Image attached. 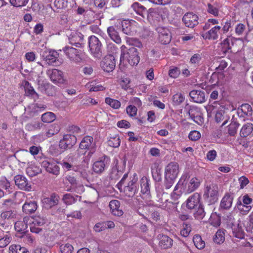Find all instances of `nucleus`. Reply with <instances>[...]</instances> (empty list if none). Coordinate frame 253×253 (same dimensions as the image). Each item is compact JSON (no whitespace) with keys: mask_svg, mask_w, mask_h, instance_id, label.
<instances>
[{"mask_svg":"<svg viewBox=\"0 0 253 253\" xmlns=\"http://www.w3.org/2000/svg\"><path fill=\"white\" fill-rule=\"evenodd\" d=\"M140 57L137 50L134 47H130L126 53H121L120 64L126 65L127 62L130 66L137 65L139 62Z\"/></svg>","mask_w":253,"mask_h":253,"instance_id":"1","label":"nucleus"},{"mask_svg":"<svg viewBox=\"0 0 253 253\" xmlns=\"http://www.w3.org/2000/svg\"><path fill=\"white\" fill-rule=\"evenodd\" d=\"M95 36H91L89 38V47L90 50L93 56L97 58H100L102 56L101 40Z\"/></svg>","mask_w":253,"mask_h":253,"instance_id":"2","label":"nucleus"},{"mask_svg":"<svg viewBox=\"0 0 253 253\" xmlns=\"http://www.w3.org/2000/svg\"><path fill=\"white\" fill-rule=\"evenodd\" d=\"M218 196L219 189L216 184L211 183L206 186L204 196L207 198V200L210 204L217 202Z\"/></svg>","mask_w":253,"mask_h":253,"instance_id":"3","label":"nucleus"},{"mask_svg":"<svg viewBox=\"0 0 253 253\" xmlns=\"http://www.w3.org/2000/svg\"><path fill=\"white\" fill-rule=\"evenodd\" d=\"M77 142L76 137L70 134H67L64 135L59 143V147L62 150L71 149Z\"/></svg>","mask_w":253,"mask_h":253,"instance_id":"4","label":"nucleus"},{"mask_svg":"<svg viewBox=\"0 0 253 253\" xmlns=\"http://www.w3.org/2000/svg\"><path fill=\"white\" fill-rule=\"evenodd\" d=\"M179 172L178 165L174 162L169 164L165 169L166 179L174 180Z\"/></svg>","mask_w":253,"mask_h":253,"instance_id":"5","label":"nucleus"},{"mask_svg":"<svg viewBox=\"0 0 253 253\" xmlns=\"http://www.w3.org/2000/svg\"><path fill=\"white\" fill-rule=\"evenodd\" d=\"M62 50L70 61L76 63L81 61L82 58L79 54L80 52L78 49L72 47L65 46L63 48Z\"/></svg>","mask_w":253,"mask_h":253,"instance_id":"6","label":"nucleus"},{"mask_svg":"<svg viewBox=\"0 0 253 253\" xmlns=\"http://www.w3.org/2000/svg\"><path fill=\"white\" fill-rule=\"evenodd\" d=\"M198 16L196 14L193 12H187L183 16L182 21L185 26L193 28L198 24Z\"/></svg>","mask_w":253,"mask_h":253,"instance_id":"7","label":"nucleus"},{"mask_svg":"<svg viewBox=\"0 0 253 253\" xmlns=\"http://www.w3.org/2000/svg\"><path fill=\"white\" fill-rule=\"evenodd\" d=\"M156 30L158 34V39L160 42L164 44L169 43L171 39L169 30L164 27H158Z\"/></svg>","mask_w":253,"mask_h":253,"instance_id":"8","label":"nucleus"},{"mask_svg":"<svg viewBox=\"0 0 253 253\" xmlns=\"http://www.w3.org/2000/svg\"><path fill=\"white\" fill-rule=\"evenodd\" d=\"M115 57L112 55L106 56L101 62L102 69L107 72H112L115 67Z\"/></svg>","mask_w":253,"mask_h":253,"instance_id":"9","label":"nucleus"},{"mask_svg":"<svg viewBox=\"0 0 253 253\" xmlns=\"http://www.w3.org/2000/svg\"><path fill=\"white\" fill-rule=\"evenodd\" d=\"M46 73L53 83L55 84L63 83L64 79L62 71L56 69H52L48 70Z\"/></svg>","mask_w":253,"mask_h":253,"instance_id":"10","label":"nucleus"},{"mask_svg":"<svg viewBox=\"0 0 253 253\" xmlns=\"http://www.w3.org/2000/svg\"><path fill=\"white\" fill-rule=\"evenodd\" d=\"M42 166L46 170L55 175H58L60 172V168L56 163L52 160H45L42 163Z\"/></svg>","mask_w":253,"mask_h":253,"instance_id":"11","label":"nucleus"},{"mask_svg":"<svg viewBox=\"0 0 253 253\" xmlns=\"http://www.w3.org/2000/svg\"><path fill=\"white\" fill-rule=\"evenodd\" d=\"M137 179L133 178L124 188V192L128 197H133L137 191Z\"/></svg>","mask_w":253,"mask_h":253,"instance_id":"12","label":"nucleus"},{"mask_svg":"<svg viewBox=\"0 0 253 253\" xmlns=\"http://www.w3.org/2000/svg\"><path fill=\"white\" fill-rule=\"evenodd\" d=\"M236 42V41L235 40L231 37L227 38L224 39L220 44V48L222 51L224 53L228 52L229 50L232 52V46H234ZM233 48L234 51L237 52L238 51V50L235 49L234 47H233Z\"/></svg>","mask_w":253,"mask_h":253,"instance_id":"13","label":"nucleus"},{"mask_svg":"<svg viewBox=\"0 0 253 253\" xmlns=\"http://www.w3.org/2000/svg\"><path fill=\"white\" fill-rule=\"evenodd\" d=\"M15 184L21 189L29 191L31 189V184L26 178L22 175H17L15 176Z\"/></svg>","mask_w":253,"mask_h":253,"instance_id":"14","label":"nucleus"},{"mask_svg":"<svg viewBox=\"0 0 253 253\" xmlns=\"http://www.w3.org/2000/svg\"><path fill=\"white\" fill-rule=\"evenodd\" d=\"M189 96L193 101L198 103H202L205 101V93L201 90H193L189 93Z\"/></svg>","mask_w":253,"mask_h":253,"instance_id":"15","label":"nucleus"},{"mask_svg":"<svg viewBox=\"0 0 253 253\" xmlns=\"http://www.w3.org/2000/svg\"><path fill=\"white\" fill-rule=\"evenodd\" d=\"M16 155L18 161L23 164L29 165L30 161L33 159L31 154L26 150L18 151L16 152Z\"/></svg>","mask_w":253,"mask_h":253,"instance_id":"16","label":"nucleus"},{"mask_svg":"<svg viewBox=\"0 0 253 253\" xmlns=\"http://www.w3.org/2000/svg\"><path fill=\"white\" fill-rule=\"evenodd\" d=\"M42 56L48 65L55 63L58 57L57 52L51 50H45L43 52Z\"/></svg>","mask_w":253,"mask_h":253,"instance_id":"17","label":"nucleus"},{"mask_svg":"<svg viewBox=\"0 0 253 253\" xmlns=\"http://www.w3.org/2000/svg\"><path fill=\"white\" fill-rule=\"evenodd\" d=\"M59 202V196L55 193L51 195L50 197L45 198L43 200L44 206L46 209L51 208L57 205Z\"/></svg>","mask_w":253,"mask_h":253,"instance_id":"18","label":"nucleus"},{"mask_svg":"<svg viewBox=\"0 0 253 253\" xmlns=\"http://www.w3.org/2000/svg\"><path fill=\"white\" fill-rule=\"evenodd\" d=\"M120 203L116 200H112L109 203V207L110 208L112 213L116 216H122L124 212L122 209H120Z\"/></svg>","mask_w":253,"mask_h":253,"instance_id":"19","label":"nucleus"},{"mask_svg":"<svg viewBox=\"0 0 253 253\" xmlns=\"http://www.w3.org/2000/svg\"><path fill=\"white\" fill-rule=\"evenodd\" d=\"M252 107L248 104H242L240 108H238L237 114L239 117L244 118L246 116H250L252 115Z\"/></svg>","mask_w":253,"mask_h":253,"instance_id":"20","label":"nucleus"},{"mask_svg":"<svg viewBox=\"0 0 253 253\" xmlns=\"http://www.w3.org/2000/svg\"><path fill=\"white\" fill-rule=\"evenodd\" d=\"M231 228L233 236L241 239L244 238L245 233L239 221L233 223L231 225Z\"/></svg>","mask_w":253,"mask_h":253,"instance_id":"21","label":"nucleus"},{"mask_svg":"<svg viewBox=\"0 0 253 253\" xmlns=\"http://www.w3.org/2000/svg\"><path fill=\"white\" fill-rule=\"evenodd\" d=\"M82 197L78 195H71V194H66L63 195L62 200L64 203L67 205H71L77 203L78 201L80 202Z\"/></svg>","mask_w":253,"mask_h":253,"instance_id":"22","label":"nucleus"},{"mask_svg":"<svg viewBox=\"0 0 253 253\" xmlns=\"http://www.w3.org/2000/svg\"><path fill=\"white\" fill-rule=\"evenodd\" d=\"M95 142L93 141V138L90 136L84 137L82 140L80 144V149L82 150H87L92 147H94Z\"/></svg>","mask_w":253,"mask_h":253,"instance_id":"23","label":"nucleus"},{"mask_svg":"<svg viewBox=\"0 0 253 253\" xmlns=\"http://www.w3.org/2000/svg\"><path fill=\"white\" fill-rule=\"evenodd\" d=\"M38 206L36 201H27L23 205V211L26 214L34 213L37 209Z\"/></svg>","mask_w":253,"mask_h":253,"instance_id":"24","label":"nucleus"},{"mask_svg":"<svg viewBox=\"0 0 253 253\" xmlns=\"http://www.w3.org/2000/svg\"><path fill=\"white\" fill-rule=\"evenodd\" d=\"M201 182V179L195 177L192 178L186 188L185 192L190 193L193 192L200 186Z\"/></svg>","mask_w":253,"mask_h":253,"instance_id":"25","label":"nucleus"},{"mask_svg":"<svg viewBox=\"0 0 253 253\" xmlns=\"http://www.w3.org/2000/svg\"><path fill=\"white\" fill-rule=\"evenodd\" d=\"M173 244V240L167 235H163L160 237L159 245L164 249L170 248Z\"/></svg>","mask_w":253,"mask_h":253,"instance_id":"26","label":"nucleus"},{"mask_svg":"<svg viewBox=\"0 0 253 253\" xmlns=\"http://www.w3.org/2000/svg\"><path fill=\"white\" fill-rule=\"evenodd\" d=\"M233 197L231 196L229 194H226L222 198L220 202V207L222 209L227 210L231 208Z\"/></svg>","mask_w":253,"mask_h":253,"instance_id":"27","label":"nucleus"},{"mask_svg":"<svg viewBox=\"0 0 253 253\" xmlns=\"http://www.w3.org/2000/svg\"><path fill=\"white\" fill-rule=\"evenodd\" d=\"M200 195L195 193L190 196L187 200V207L189 209H192L198 205L200 201Z\"/></svg>","mask_w":253,"mask_h":253,"instance_id":"28","label":"nucleus"},{"mask_svg":"<svg viewBox=\"0 0 253 253\" xmlns=\"http://www.w3.org/2000/svg\"><path fill=\"white\" fill-rule=\"evenodd\" d=\"M140 188L142 193L149 194L150 192V181L146 177H143L140 180Z\"/></svg>","mask_w":253,"mask_h":253,"instance_id":"29","label":"nucleus"},{"mask_svg":"<svg viewBox=\"0 0 253 253\" xmlns=\"http://www.w3.org/2000/svg\"><path fill=\"white\" fill-rule=\"evenodd\" d=\"M28 217H25L22 221H17L15 223V229L19 232L24 233L28 227Z\"/></svg>","mask_w":253,"mask_h":253,"instance_id":"30","label":"nucleus"},{"mask_svg":"<svg viewBox=\"0 0 253 253\" xmlns=\"http://www.w3.org/2000/svg\"><path fill=\"white\" fill-rule=\"evenodd\" d=\"M107 32L110 38L116 43L120 44L121 42V39L118 33L113 26L108 28Z\"/></svg>","mask_w":253,"mask_h":253,"instance_id":"31","label":"nucleus"},{"mask_svg":"<svg viewBox=\"0 0 253 253\" xmlns=\"http://www.w3.org/2000/svg\"><path fill=\"white\" fill-rule=\"evenodd\" d=\"M131 7L137 14L145 18V13H146L145 7L138 2H135L131 5Z\"/></svg>","mask_w":253,"mask_h":253,"instance_id":"32","label":"nucleus"},{"mask_svg":"<svg viewBox=\"0 0 253 253\" xmlns=\"http://www.w3.org/2000/svg\"><path fill=\"white\" fill-rule=\"evenodd\" d=\"M253 131V125L247 123L244 125L240 131V135L242 137H246L252 134Z\"/></svg>","mask_w":253,"mask_h":253,"instance_id":"33","label":"nucleus"},{"mask_svg":"<svg viewBox=\"0 0 253 253\" xmlns=\"http://www.w3.org/2000/svg\"><path fill=\"white\" fill-rule=\"evenodd\" d=\"M221 29L219 26H215L212 28L206 34V37L209 39L216 40L218 38V33Z\"/></svg>","mask_w":253,"mask_h":253,"instance_id":"34","label":"nucleus"},{"mask_svg":"<svg viewBox=\"0 0 253 253\" xmlns=\"http://www.w3.org/2000/svg\"><path fill=\"white\" fill-rule=\"evenodd\" d=\"M106 165V163L105 162V160H100L94 162L92 166L93 171L96 173L102 172L104 170Z\"/></svg>","mask_w":253,"mask_h":253,"instance_id":"35","label":"nucleus"},{"mask_svg":"<svg viewBox=\"0 0 253 253\" xmlns=\"http://www.w3.org/2000/svg\"><path fill=\"white\" fill-rule=\"evenodd\" d=\"M69 40L70 43L71 44L75 45L78 47L79 46V45H81L82 44V42L83 40V36L82 35L80 36L78 34H76L70 37L69 38Z\"/></svg>","mask_w":253,"mask_h":253,"instance_id":"36","label":"nucleus"},{"mask_svg":"<svg viewBox=\"0 0 253 253\" xmlns=\"http://www.w3.org/2000/svg\"><path fill=\"white\" fill-rule=\"evenodd\" d=\"M121 25L122 28V31L126 35H129L131 34V27L130 22L127 20H124L121 21Z\"/></svg>","mask_w":253,"mask_h":253,"instance_id":"37","label":"nucleus"},{"mask_svg":"<svg viewBox=\"0 0 253 253\" xmlns=\"http://www.w3.org/2000/svg\"><path fill=\"white\" fill-rule=\"evenodd\" d=\"M193 243L195 247L200 250L203 249L205 247V243L199 235H195L193 238Z\"/></svg>","mask_w":253,"mask_h":253,"instance_id":"38","label":"nucleus"},{"mask_svg":"<svg viewBox=\"0 0 253 253\" xmlns=\"http://www.w3.org/2000/svg\"><path fill=\"white\" fill-rule=\"evenodd\" d=\"M236 207L242 214H247L252 208L250 206L243 204L241 201L237 202Z\"/></svg>","mask_w":253,"mask_h":253,"instance_id":"39","label":"nucleus"},{"mask_svg":"<svg viewBox=\"0 0 253 253\" xmlns=\"http://www.w3.org/2000/svg\"><path fill=\"white\" fill-rule=\"evenodd\" d=\"M9 253H27L26 249L19 245H12L9 247Z\"/></svg>","mask_w":253,"mask_h":253,"instance_id":"40","label":"nucleus"},{"mask_svg":"<svg viewBox=\"0 0 253 253\" xmlns=\"http://www.w3.org/2000/svg\"><path fill=\"white\" fill-rule=\"evenodd\" d=\"M55 119V115L52 112H47L42 115V120L44 123H49Z\"/></svg>","mask_w":253,"mask_h":253,"instance_id":"41","label":"nucleus"},{"mask_svg":"<svg viewBox=\"0 0 253 253\" xmlns=\"http://www.w3.org/2000/svg\"><path fill=\"white\" fill-rule=\"evenodd\" d=\"M239 126V124L235 121H232L228 126V133L231 136H235Z\"/></svg>","mask_w":253,"mask_h":253,"instance_id":"42","label":"nucleus"},{"mask_svg":"<svg viewBox=\"0 0 253 253\" xmlns=\"http://www.w3.org/2000/svg\"><path fill=\"white\" fill-rule=\"evenodd\" d=\"M105 101L106 104L114 109H118L121 106V103L119 101L110 97H106Z\"/></svg>","mask_w":253,"mask_h":253,"instance_id":"43","label":"nucleus"},{"mask_svg":"<svg viewBox=\"0 0 253 253\" xmlns=\"http://www.w3.org/2000/svg\"><path fill=\"white\" fill-rule=\"evenodd\" d=\"M121 140L118 135L111 137L108 141V145L112 147L117 148L120 145Z\"/></svg>","mask_w":253,"mask_h":253,"instance_id":"44","label":"nucleus"},{"mask_svg":"<svg viewBox=\"0 0 253 253\" xmlns=\"http://www.w3.org/2000/svg\"><path fill=\"white\" fill-rule=\"evenodd\" d=\"M200 113H201L200 109L194 106H190L188 111V114H189L191 119L195 118V117L198 115H200Z\"/></svg>","mask_w":253,"mask_h":253,"instance_id":"45","label":"nucleus"},{"mask_svg":"<svg viewBox=\"0 0 253 253\" xmlns=\"http://www.w3.org/2000/svg\"><path fill=\"white\" fill-rule=\"evenodd\" d=\"M86 86L89 89V91H98L104 89V87L102 85L96 84L93 82L87 84Z\"/></svg>","mask_w":253,"mask_h":253,"instance_id":"46","label":"nucleus"},{"mask_svg":"<svg viewBox=\"0 0 253 253\" xmlns=\"http://www.w3.org/2000/svg\"><path fill=\"white\" fill-rule=\"evenodd\" d=\"M184 96L180 93L175 94L172 96V102L174 105H179L184 100Z\"/></svg>","mask_w":253,"mask_h":253,"instance_id":"47","label":"nucleus"},{"mask_svg":"<svg viewBox=\"0 0 253 253\" xmlns=\"http://www.w3.org/2000/svg\"><path fill=\"white\" fill-rule=\"evenodd\" d=\"M59 248L61 253H72L74 250L73 246L68 243L61 245Z\"/></svg>","mask_w":253,"mask_h":253,"instance_id":"48","label":"nucleus"},{"mask_svg":"<svg viewBox=\"0 0 253 253\" xmlns=\"http://www.w3.org/2000/svg\"><path fill=\"white\" fill-rule=\"evenodd\" d=\"M26 172L31 177L34 176L41 172V169L37 167L29 166L27 168Z\"/></svg>","mask_w":253,"mask_h":253,"instance_id":"49","label":"nucleus"},{"mask_svg":"<svg viewBox=\"0 0 253 253\" xmlns=\"http://www.w3.org/2000/svg\"><path fill=\"white\" fill-rule=\"evenodd\" d=\"M33 224L37 226H42L46 222V219L43 216L36 215L33 221Z\"/></svg>","mask_w":253,"mask_h":253,"instance_id":"50","label":"nucleus"},{"mask_svg":"<svg viewBox=\"0 0 253 253\" xmlns=\"http://www.w3.org/2000/svg\"><path fill=\"white\" fill-rule=\"evenodd\" d=\"M29 0H9L10 3L13 6L21 7L27 5Z\"/></svg>","mask_w":253,"mask_h":253,"instance_id":"51","label":"nucleus"},{"mask_svg":"<svg viewBox=\"0 0 253 253\" xmlns=\"http://www.w3.org/2000/svg\"><path fill=\"white\" fill-rule=\"evenodd\" d=\"M224 233L223 232L220 230H218L214 237L213 238V241L215 243L217 244H220L221 243H223L224 241V237L223 236Z\"/></svg>","mask_w":253,"mask_h":253,"instance_id":"52","label":"nucleus"},{"mask_svg":"<svg viewBox=\"0 0 253 253\" xmlns=\"http://www.w3.org/2000/svg\"><path fill=\"white\" fill-rule=\"evenodd\" d=\"M15 215V211L12 209L9 210H6V211L2 212L1 213L0 216L3 219H9V218H13Z\"/></svg>","mask_w":253,"mask_h":253,"instance_id":"53","label":"nucleus"},{"mask_svg":"<svg viewBox=\"0 0 253 253\" xmlns=\"http://www.w3.org/2000/svg\"><path fill=\"white\" fill-rule=\"evenodd\" d=\"M183 177L179 181L177 185L175 187L173 192L171 195V198L172 199V201L169 202L170 203H173L175 202L179 197L180 195L175 192V191L177 190L179 186L181 184L183 185V183L182 182Z\"/></svg>","mask_w":253,"mask_h":253,"instance_id":"54","label":"nucleus"},{"mask_svg":"<svg viewBox=\"0 0 253 253\" xmlns=\"http://www.w3.org/2000/svg\"><path fill=\"white\" fill-rule=\"evenodd\" d=\"M191 231V227L190 225L187 223H183L182 225V229L180 231V234L184 237H187Z\"/></svg>","mask_w":253,"mask_h":253,"instance_id":"55","label":"nucleus"},{"mask_svg":"<svg viewBox=\"0 0 253 253\" xmlns=\"http://www.w3.org/2000/svg\"><path fill=\"white\" fill-rule=\"evenodd\" d=\"M60 130V127L58 125H52L46 132L48 137H51L52 135L57 134Z\"/></svg>","mask_w":253,"mask_h":253,"instance_id":"56","label":"nucleus"},{"mask_svg":"<svg viewBox=\"0 0 253 253\" xmlns=\"http://www.w3.org/2000/svg\"><path fill=\"white\" fill-rule=\"evenodd\" d=\"M206 213L202 206H200L194 213L195 217L198 219H203L206 215Z\"/></svg>","mask_w":253,"mask_h":253,"instance_id":"57","label":"nucleus"},{"mask_svg":"<svg viewBox=\"0 0 253 253\" xmlns=\"http://www.w3.org/2000/svg\"><path fill=\"white\" fill-rule=\"evenodd\" d=\"M16 204L11 199H7L4 201L2 204V208L4 210L14 209Z\"/></svg>","mask_w":253,"mask_h":253,"instance_id":"58","label":"nucleus"},{"mask_svg":"<svg viewBox=\"0 0 253 253\" xmlns=\"http://www.w3.org/2000/svg\"><path fill=\"white\" fill-rule=\"evenodd\" d=\"M10 242V238L8 234L3 236V237L0 236V248L6 247Z\"/></svg>","mask_w":253,"mask_h":253,"instance_id":"59","label":"nucleus"},{"mask_svg":"<svg viewBox=\"0 0 253 253\" xmlns=\"http://www.w3.org/2000/svg\"><path fill=\"white\" fill-rule=\"evenodd\" d=\"M82 217V214L80 211H76L71 213L67 214V218L70 220V218L80 219Z\"/></svg>","mask_w":253,"mask_h":253,"instance_id":"60","label":"nucleus"},{"mask_svg":"<svg viewBox=\"0 0 253 253\" xmlns=\"http://www.w3.org/2000/svg\"><path fill=\"white\" fill-rule=\"evenodd\" d=\"M127 114L130 117L135 116L136 115L137 109L134 105H130L126 107Z\"/></svg>","mask_w":253,"mask_h":253,"instance_id":"61","label":"nucleus"},{"mask_svg":"<svg viewBox=\"0 0 253 253\" xmlns=\"http://www.w3.org/2000/svg\"><path fill=\"white\" fill-rule=\"evenodd\" d=\"M188 137L192 141H197L200 138L201 133L198 131L193 130L190 132Z\"/></svg>","mask_w":253,"mask_h":253,"instance_id":"62","label":"nucleus"},{"mask_svg":"<svg viewBox=\"0 0 253 253\" xmlns=\"http://www.w3.org/2000/svg\"><path fill=\"white\" fill-rule=\"evenodd\" d=\"M248 219L249 221L245 226L247 231L250 232L253 229V212L250 215Z\"/></svg>","mask_w":253,"mask_h":253,"instance_id":"63","label":"nucleus"},{"mask_svg":"<svg viewBox=\"0 0 253 253\" xmlns=\"http://www.w3.org/2000/svg\"><path fill=\"white\" fill-rule=\"evenodd\" d=\"M127 42L130 45L140 48L142 47V44L137 39L134 38H130L127 40Z\"/></svg>","mask_w":253,"mask_h":253,"instance_id":"64","label":"nucleus"}]
</instances>
